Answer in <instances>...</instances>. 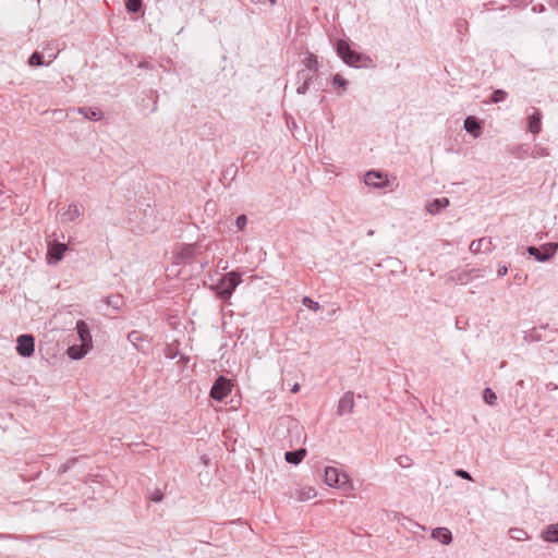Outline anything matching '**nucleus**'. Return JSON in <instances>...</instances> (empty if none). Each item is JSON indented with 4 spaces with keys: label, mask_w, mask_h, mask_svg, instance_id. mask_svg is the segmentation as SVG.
<instances>
[{
    "label": "nucleus",
    "mask_w": 558,
    "mask_h": 558,
    "mask_svg": "<svg viewBox=\"0 0 558 558\" xmlns=\"http://www.w3.org/2000/svg\"><path fill=\"white\" fill-rule=\"evenodd\" d=\"M466 27V22L465 21H459L457 23V29L459 33H462V29Z\"/></svg>",
    "instance_id": "obj_39"
},
{
    "label": "nucleus",
    "mask_w": 558,
    "mask_h": 558,
    "mask_svg": "<svg viewBox=\"0 0 558 558\" xmlns=\"http://www.w3.org/2000/svg\"><path fill=\"white\" fill-rule=\"evenodd\" d=\"M250 1L253 3H264L265 2V0H250Z\"/></svg>",
    "instance_id": "obj_41"
},
{
    "label": "nucleus",
    "mask_w": 558,
    "mask_h": 558,
    "mask_svg": "<svg viewBox=\"0 0 558 558\" xmlns=\"http://www.w3.org/2000/svg\"><path fill=\"white\" fill-rule=\"evenodd\" d=\"M162 499H163V494L159 489L155 490L150 496V500L154 502H160Z\"/></svg>",
    "instance_id": "obj_37"
},
{
    "label": "nucleus",
    "mask_w": 558,
    "mask_h": 558,
    "mask_svg": "<svg viewBox=\"0 0 558 558\" xmlns=\"http://www.w3.org/2000/svg\"><path fill=\"white\" fill-rule=\"evenodd\" d=\"M29 66H43L45 65L44 54L39 51H34L27 61Z\"/></svg>",
    "instance_id": "obj_26"
},
{
    "label": "nucleus",
    "mask_w": 558,
    "mask_h": 558,
    "mask_svg": "<svg viewBox=\"0 0 558 558\" xmlns=\"http://www.w3.org/2000/svg\"><path fill=\"white\" fill-rule=\"evenodd\" d=\"M269 3H270L271 5H275V4L277 3V0H269Z\"/></svg>",
    "instance_id": "obj_42"
},
{
    "label": "nucleus",
    "mask_w": 558,
    "mask_h": 558,
    "mask_svg": "<svg viewBox=\"0 0 558 558\" xmlns=\"http://www.w3.org/2000/svg\"><path fill=\"white\" fill-rule=\"evenodd\" d=\"M35 351V338L33 335H21L16 339V352L23 357H29Z\"/></svg>",
    "instance_id": "obj_5"
},
{
    "label": "nucleus",
    "mask_w": 558,
    "mask_h": 558,
    "mask_svg": "<svg viewBox=\"0 0 558 558\" xmlns=\"http://www.w3.org/2000/svg\"><path fill=\"white\" fill-rule=\"evenodd\" d=\"M524 340L525 341H541V340H543V337L537 329H532V330L525 332Z\"/></svg>",
    "instance_id": "obj_33"
},
{
    "label": "nucleus",
    "mask_w": 558,
    "mask_h": 558,
    "mask_svg": "<svg viewBox=\"0 0 558 558\" xmlns=\"http://www.w3.org/2000/svg\"><path fill=\"white\" fill-rule=\"evenodd\" d=\"M432 537L439 541L444 545H448L452 541L451 532L447 527H436L432 531Z\"/></svg>",
    "instance_id": "obj_19"
},
{
    "label": "nucleus",
    "mask_w": 558,
    "mask_h": 558,
    "mask_svg": "<svg viewBox=\"0 0 558 558\" xmlns=\"http://www.w3.org/2000/svg\"><path fill=\"white\" fill-rule=\"evenodd\" d=\"M332 84L335 85V87L345 90L348 86V81L342 75L336 74L332 78Z\"/></svg>",
    "instance_id": "obj_32"
},
{
    "label": "nucleus",
    "mask_w": 558,
    "mask_h": 558,
    "mask_svg": "<svg viewBox=\"0 0 558 558\" xmlns=\"http://www.w3.org/2000/svg\"><path fill=\"white\" fill-rule=\"evenodd\" d=\"M106 303L114 310H120L123 306L124 301L122 295L117 294L107 296Z\"/></svg>",
    "instance_id": "obj_25"
},
{
    "label": "nucleus",
    "mask_w": 558,
    "mask_h": 558,
    "mask_svg": "<svg viewBox=\"0 0 558 558\" xmlns=\"http://www.w3.org/2000/svg\"><path fill=\"white\" fill-rule=\"evenodd\" d=\"M302 303H303L304 306H306L307 308H310L312 311H315V312L320 308L319 303L316 302V301H313L308 296H304L303 300H302Z\"/></svg>",
    "instance_id": "obj_34"
},
{
    "label": "nucleus",
    "mask_w": 558,
    "mask_h": 558,
    "mask_svg": "<svg viewBox=\"0 0 558 558\" xmlns=\"http://www.w3.org/2000/svg\"><path fill=\"white\" fill-rule=\"evenodd\" d=\"M325 483L331 487H343L349 483V478L345 474L340 473L338 469L327 466L325 469Z\"/></svg>",
    "instance_id": "obj_7"
},
{
    "label": "nucleus",
    "mask_w": 558,
    "mask_h": 558,
    "mask_svg": "<svg viewBox=\"0 0 558 558\" xmlns=\"http://www.w3.org/2000/svg\"><path fill=\"white\" fill-rule=\"evenodd\" d=\"M68 245L58 241L48 242L47 262L50 265H56L62 260Z\"/></svg>",
    "instance_id": "obj_6"
},
{
    "label": "nucleus",
    "mask_w": 558,
    "mask_h": 558,
    "mask_svg": "<svg viewBox=\"0 0 558 558\" xmlns=\"http://www.w3.org/2000/svg\"><path fill=\"white\" fill-rule=\"evenodd\" d=\"M306 456V449L300 448L298 450L287 451L284 459L288 463L299 464Z\"/></svg>",
    "instance_id": "obj_21"
},
{
    "label": "nucleus",
    "mask_w": 558,
    "mask_h": 558,
    "mask_svg": "<svg viewBox=\"0 0 558 558\" xmlns=\"http://www.w3.org/2000/svg\"><path fill=\"white\" fill-rule=\"evenodd\" d=\"M354 409V393L345 392L339 400L337 414L339 416L352 413Z\"/></svg>",
    "instance_id": "obj_11"
},
{
    "label": "nucleus",
    "mask_w": 558,
    "mask_h": 558,
    "mask_svg": "<svg viewBox=\"0 0 558 558\" xmlns=\"http://www.w3.org/2000/svg\"><path fill=\"white\" fill-rule=\"evenodd\" d=\"M483 399L487 404L494 405L496 403L497 396L494 390L487 387L484 389Z\"/></svg>",
    "instance_id": "obj_29"
},
{
    "label": "nucleus",
    "mask_w": 558,
    "mask_h": 558,
    "mask_svg": "<svg viewBox=\"0 0 558 558\" xmlns=\"http://www.w3.org/2000/svg\"><path fill=\"white\" fill-rule=\"evenodd\" d=\"M509 536L515 541H525L529 535L523 529L513 527L509 530Z\"/></svg>",
    "instance_id": "obj_27"
},
{
    "label": "nucleus",
    "mask_w": 558,
    "mask_h": 558,
    "mask_svg": "<svg viewBox=\"0 0 558 558\" xmlns=\"http://www.w3.org/2000/svg\"><path fill=\"white\" fill-rule=\"evenodd\" d=\"M315 496H316L315 489L312 487H308L307 489H302L301 492H299L298 498H299V500L304 501V500H308Z\"/></svg>",
    "instance_id": "obj_31"
},
{
    "label": "nucleus",
    "mask_w": 558,
    "mask_h": 558,
    "mask_svg": "<svg viewBox=\"0 0 558 558\" xmlns=\"http://www.w3.org/2000/svg\"><path fill=\"white\" fill-rule=\"evenodd\" d=\"M317 74L312 73L307 70H299L296 73V93L299 95H305L310 88L311 83L313 82L314 77H316Z\"/></svg>",
    "instance_id": "obj_8"
},
{
    "label": "nucleus",
    "mask_w": 558,
    "mask_h": 558,
    "mask_svg": "<svg viewBox=\"0 0 558 558\" xmlns=\"http://www.w3.org/2000/svg\"><path fill=\"white\" fill-rule=\"evenodd\" d=\"M198 244H183L180 250L175 253V260L179 264L180 262L191 260L198 250Z\"/></svg>",
    "instance_id": "obj_12"
},
{
    "label": "nucleus",
    "mask_w": 558,
    "mask_h": 558,
    "mask_svg": "<svg viewBox=\"0 0 558 558\" xmlns=\"http://www.w3.org/2000/svg\"><path fill=\"white\" fill-rule=\"evenodd\" d=\"M247 223V217L246 215H240L235 219V226L239 231H243Z\"/></svg>",
    "instance_id": "obj_35"
},
{
    "label": "nucleus",
    "mask_w": 558,
    "mask_h": 558,
    "mask_svg": "<svg viewBox=\"0 0 558 558\" xmlns=\"http://www.w3.org/2000/svg\"><path fill=\"white\" fill-rule=\"evenodd\" d=\"M0 185H1V186L3 185L2 181H0Z\"/></svg>",
    "instance_id": "obj_43"
},
{
    "label": "nucleus",
    "mask_w": 558,
    "mask_h": 558,
    "mask_svg": "<svg viewBox=\"0 0 558 558\" xmlns=\"http://www.w3.org/2000/svg\"><path fill=\"white\" fill-rule=\"evenodd\" d=\"M493 250L492 239L482 238L480 240H474L470 244V251L474 254H478L480 252L488 253Z\"/></svg>",
    "instance_id": "obj_15"
},
{
    "label": "nucleus",
    "mask_w": 558,
    "mask_h": 558,
    "mask_svg": "<svg viewBox=\"0 0 558 558\" xmlns=\"http://www.w3.org/2000/svg\"><path fill=\"white\" fill-rule=\"evenodd\" d=\"M231 381L223 376H219L211 389H210V398L216 401H222L230 392H231Z\"/></svg>",
    "instance_id": "obj_4"
},
{
    "label": "nucleus",
    "mask_w": 558,
    "mask_h": 558,
    "mask_svg": "<svg viewBox=\"0 0 558 558\" xmlns=\"http://www.w3.org/2000/svg\"><path fill=\"white\" fill-rule=\"evenodd\" d=\"M449 204H450V202L447 197L435 198L432 202L427 203L426 210L430 215H437L442 209L447 208L449 206Z\"/></svg>",
    "instance_id": "obj_17"
},
{
    "label": "nucleus",
    "mask_w": 558,
    "mask_h": 558,
    "mask_svg": "<svg viewBox=\"0 0 558 558\" xmlns=\"http://www.w3.org/2000/svg\"><path fill=\"white\" fill-rule=\"evenodd\" d=\"M542 111L534 108V111L527 118V129L532 134L536 135L542 131Z\"/></svg>",
    "instance_id": "obj_14"
},
{
    "label": "nucleus",
    "mask_w": 558,
    "mask_h": 558,
    "mask_svg": "<svg viewBox=\"0 0 558 558\" xmlns=\"http://www.w3.org/2000/svg\"><path fill=\"white\" fill-rule=\"evenodd\" d=\"M90 349L92 348L85 344H73L68 348L66 353L70 359L76 361L83 359L89 352Z\"/></svg>",
    "instance_id": "obj_18"
},
{
    "label": "nucleus",
    "mask_w": 558,
    "mask_h": 558,
    "mask_svg": "<svg viewBox=\"0 0 558 558\" xmlns=\"http://www.w3.org/2000/svg\"><path fill=\"white\" fill-rule=\"evenodd\" d=\"M454 474H456L458 477L463 478V480H468V481H472V480H473V478H472V475H471L468 471H465V470H463V469H457V470L454 471Z\"/></svg>",
    "instance_id": "obj_36"
},
{
    "label": "nucleus",
    "mask_w": 558,
    "mask_h": 558,
    "mask_svg": "<svg viewBox=\"0 0 558 558\" xmlns=\"http://www.w3.org/2000/svg\"><path fill=\"white\" fill-rule=\"evenodd\" d=\"M81 213L76 204L69 205L68 209L62 213L63 221H74L80 217Z\"/></svg>",
    "instance_id": "obj_24"
},
{
    "label": "nucleus",
    "mask_w": 558,
    "mask_h": 558,
    "mask_svg": "<svg viewBox=\"0 0 558 558\" xmlns=\"http://www.w3.org/2000/svg\"><path fill=\"white\" fill-rule=\"evenodd\" d=\"M143 0H126L125 8L129 12L138 13L142 10Z\"/></svg>",
    "instance_id": "obj_28"
},
{
    "label": "nucleus",
    "mask_w": 558,
    "mask_h": 558,
    "mask_svg": "<svg viewBox=\"0 0 558 558\" xmlns=\"http://www.w3.org/2000/svg\"><path fill=\"white\" fill-rule=\"evenodd\" d=\"M242 282L240 274L236 271H230L223 275L216 284L211 286V290L215 292L217 298L221 300H229L235 288Z\"/></svg>",
    "instance_id": "obj_1"
},
{
    "label": "nucleus",
    "mask_w": 558,
    "mask_h": 558,
    "mask_svg": "<svg viewBox=\"0 0 558 558\" xmlns=\"http://www.w3.org/2000/svg\"><path fill=\"white\" fill-rule=\"evenodd\" d=\"M364 182L368 186H374L378 189H384L389 184L388 180L384 178L383 173L374 170H371L365 173Z\"/></svg>",
    "instance_id": "obj_10"
},
{
    "label": "nucleus",
    "mask_w": 558,
    "mask_h": 558,
    "mask_svg": "<svg viewBox=\"0 0 558 558\" xmlns=\"http://www.w3.org/2000/svg\"><path fill=\"white\" fill-rule=\"evenodd\" d=\"M300 390V385L298 383H295L291 389L292 392H298Z\"/></svg>",
    "instance_id": "obj_40"
},
{
    "label": "nucleus",
    "mask_w": 558,
    "mask_h": 558,
    "mask_svg": "<svg viewBox=\"0 0 558 558\" xmlns=\"http://www.w3.org/2000/svg\"><path fill=\"white\" fill-rule=\"evenodd\" d=\"M507 272H508V267H507L506 265L500 266V267L498 268V270H497V275H498L499 277L505 276Z\"/></svg>",
    "instance_id": "obj_38"
},
{
    "label": "nucleus",
    "mask_w": 558,
    "mask_h": 558,
    "mask_svg": "<svg viewBox=\"0 0 558 558\" xmlns=\"http://www.w3.org/2000/svg\"><path fill=\"white\" fill-rule=\"evenodd\" d=\"M128 340L134 345L140 352H147L149 350V338L147 335L140 330H132L128 335Z\"/></svg>",
    "instance_id": "obj_9"
},
{
    "label": "nucleus",
    "mask_w": 558,
    "mask_h": 558,
    "mask_svg": "<svg viewBox=\"0 0 558 558\" xmlns=\"http://www.w3.org/2000/svg\"><path fill=\"white\" fill-rule=\"evenodd\" d=\"M558 244L557 243H546L541 247L537 246H527L526 252L529 255L533 256L537 262H547L557 252Z\"/></svg>",
    "instance_id": "obj_3"
},
{
    "label": "nucleus",
    "mask_w": 558,
    "mask_h": 558,
    "mask_svg": "<svg viewBox=\"0 0 558 558\" xmlns=\"http://www.w3.org/2000/svg\"><path fill=\"white\" fill-rule=\"evenodd\" d=\"M544 541L549 543L558 542V524L548 525L542 533Z\"/></svg>",
    "instance_id": "obj_22"
},
{
    "label": "nucleus",
    "mask_w": 558,
    "mask_h": 558,
    "mask_svg": "<svg viewBox=\"0 0 558 558\" xmlns=\"http://www.w3.org/2000/svg\"><path fill=\"white\" fill-rule=\"evenodd\" d=\"M303 64L305 66L304 70H307L315 74L318 73V60L314 53L307 52L306 58L303 60Z\"/></svg>",
    "instance_id": "obj_23"
},
{
    "label": "nucleus",
    "mask_w": 558,
    "mask_h": 558,
    "mask_svg": "<svg viewBox=\"0 0 558 558\" xmlns=\"http://www.w3.org/2000/svg\"><path fill=\"white\" fill-rule=\"evenodd\" d=\"M464 129L468 133L472 134L474 137H478L481 135L482 125L480 120L474 116H469L464 120Z\"/></svg>",
    "instance_id": "obj_16"
},
{
    "label": "nucleus",
    "mask_w": 558,
    "mask_h": 558,
    "mask_svg": "<svg viewBox=\"0 0 558 558\" xmlns=\"http://www.w3.org/2000/svg\"><path fill=\"white\" fill-rule=\"evenodd\" d=\"M507 96H508V93L506 90L496 89L493 92V94L490 96V101L494 104H498V102L506 100Z\"/></svg>",
    "instance_id": "obj_30"
},
{
    "label": "nucleus",
    "mask_w": 558,
    "mask_h": 558,
    "mask_svg": "<svg viewBox=\"0 0 558 558\" xmlns=\"http://www.w3.org/2000/svg\"><path fill=\"white\" fill-rule=\"evenodd\" d=\"M76 331L81 341V344H85L89 348H93V340L89 327L85 320L80 319L76 323Z\"/></svg>",
    "instance_id": "obj_13"
},
{
    "label": "nucleus",
    "mask_w": 558,
    "mask_h": 558,
    "mask_svg": "<svg viewBox=\"0 0 558 558\" xmlns=\"http://www.w3.org/2000/svg\"><path fill=\"white\" fill-rule=\"evenodd\" d=\"M336 51L342 61L350 66L359 68L363 61H371L367 56L352 50L349 43L344 39L337 41Z\"/></svg>",
    "instance_id": "obj_2"
},
{
    "label": "nucleus",
    "mask_w": 558,
    "mask_h": 558,
    "mask_svg": "<svg viewBox=\"0 0 558 558\" xmlns=\"http://www.w3.org/2000/svg\"><path fill=\"white\" fill-rule=\"evenodd\" d=\"M78 113L84 116L90 121H99L102 118V111L93 107H81L77 109Z\"/></svg>",
    "instance_id": "obj_20"
}]
</instances>
